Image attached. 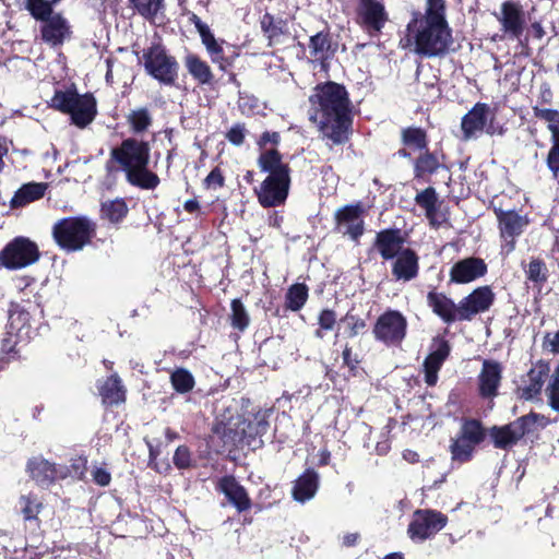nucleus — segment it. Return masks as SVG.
<instances>
[{
    "mask_svg": "<svg viewBox=\"0 0 559 559\" xmlns=\"http://www.w3.org/2000/svg\"><path fill=\"white\" fill-rule=\"evenodd\" d=\"M487 273V264L480 258L469 257L455 262L450 270V281L468 284Z\"/></svg>",
    "mask_w": 559,
    "mask_h": 559,
    "instance_id": "obj_18",
    "label": "nucleus"
},
{
    "mask_svg": "<svg viewBox=\"0 0 559 559\" xmlns=\"http://www.w3.org/2000/svg\"><path fill=\"white\" fill-rule=\"evenodd\" d=\"M269 412H258L252 420L237 418L236 421L221 423L217 432L223 435L225 442L233 444L246 443L251 445L255 443L258 437L263 436L269 427Z\"/></svg>",
    "mask_w": 559,
    "mask_h": 559,
    "instance_id": "obj_4",
    "label": "nucleus"
},
{
    "mask_svg": "<svg viewBox=\"0 0 559 559\" xmlns=\"http://www.w3.org/2000/svg\"><path fill=\"white\" fill-rule=\"evenodd\" d=\"M128 212L127 204L123 200L117 199L103 203V215L112 223L121 221Z\"/></svg>",
    "mask_w": 559,
    "mask_h": 559,
    "instance_id": "obj_42",
    "label": "nucleus"
},
{
    "mask_svg": "<svg viewBox=\"0 0 559 559\" xmlns=\"http://www.w3.org/2000/svg\"><path fill=\"white\" fill-rule=\"evenodd\" d=\"M218 489L239 512L250 508L251 501L246 489L234 477H223L218 483Z\"/></svg>",
    "mask_w": 559,
    "mask_h": 559,
    "instance_id": "obj_24",
    "label": "nucleus"
},
{
    "mask_svg": "<svg viewBox=\"0 0 559 559\" xmlns=\"http://www.w3.org/2000/svg\"><path fill=\"white\" fill-rule=\"evenodd\" d=\"M341 324L344 326L345 333L350 337L358 335L366 326L362 319L350 313H347L341 320Z\"/></svg>",
    "mask_w": 559,
    "mask_h": 559,
    "instance_id": "obj_50",
    "label": "nucleus"
},
{
    "mask_svg": "<svg viewBox=\"0 0 559 559\" xmlns=\"http://www.w3.org/2000/svg\"><path fill=\"white\" fill-rule=\"evenodd\" d=\"M311 120L322 135L333 144H342L348 138L349 100L343 86L334 82L318 85L309 97Z\"/></svg>",
    "mask_w": 559,
    "mask_h": 559,
    "instance_id": "obj_1",
    "label": "nucleus"
},
{
    "mask_svg": "<svg viewBox=\"0 0 559 559\" xmlns=\"http://www.w3.org/2000/svg\"><path fill=\"white\" fill-rule=\"evenodd\" d=\"M534 116L547 122V128L551 133V139L559 138V111L550 108H533Z\"/></svg>",
    "mask_w": 559,
    "mask_h": 559,
    "instance_id": "obj_41",
    "label": "nucleus"
},
{
    "mask_svg": "<svg viewBox=\"0 0 559 559\" xmlns=\"http://www.w3.org/2000/svg\"><path fill=\"white\" fill-rule=\"evenodd\" d=\"M150 151L147 142L133 138L123 140L111 151V157L120 165L127 181L143 190H153L160 182L158 176L148 169Z\"/></svg>",
    "mask_w": 559,
    "mask_h": 559,
    "instance_id": "obj_2",
    "label": "nucleus"
},
{
    "mask_svg": "<svg viewBox=\"0 0 559 559\" xmlns=\"http://www.w3.org/2000/svg\"><path fill=\"white\" fill-rule=\"evenodd\" d=\"M502 378V366L495 360H484L478 374V389L483 397H493Z\"/></svg>",
    "mask_w": 559,
    "mask_h": 559,
    "instance_id": "obj_19",
    "label": "nucleus"
},
{
    "mask_svg": "<svg viewBox=\"0 0 559 559\" xmlns=\"http://www.w3.org/2000/svg\"><path fill=\"white\" fill-rule=\"evenodd\" d=\"M496 215L501 238V253L508 255L515 249L516 238L527 227L530 218L515 211L497 210Z\"/></svg>",
    "mask_w": 559,
    "mask_h": 559,
    "instance_id": "obj_11",
    "label": "nucleus"
},
{
    "mask_svg": "<svg viewBox=\"0 0 559 559\" xmlns=\"http://www.w3.org/2000/svg\"><path fill=\"white\" fill-rule=\"evenodd\" d=\"M224 40H216L214 44L205 47L212 62L217 63L222 70H225L227 67L231 66L235 59L238 57V53L235 50H233L230 53H227L224 48Z\"/></svg>",
    "mask_w": 559,
    "mask_h": 559,
    "instance_id": "obj_36",
    "label": "nucleus"
},
{
    "mask_svg": "<svg viewBox=\"0 0 559 559\" xmlns=\"http://www.w3.org/2000/svg\"><path fill=\"white\" fill-rule=\"evenodd\" d=\"M547 166L555 178H559V138L551 139V147L547 156Z\"/></svg>",
    "mask_w": 559,
    "mask_h": 559,
    "instance_id": "obj_53",
    "label": "nucleus"
},
{
    "mask_svg": "<svg viewBox=\"0 0 559 559\" xmlns=\"http://www.w3.org/2000/svg\"><path fill=\"white\" fill-rule=\"evenodd\" d=\"M336 321L335 312L329 309L321 311L319 324L323 330H332Z\"/></svg>",
    "mask_w": 559,
    "mask_h": 559,
    "instance_id": "obj_61",
    "label": "nucleus"
},
{
    "mask_svg": "<svg viewBox=\"0 0 559 559\" xmlns=\"http://www.w3.org/2000/svg\"><path fill=\"white\" fill-rule=\"evenodd\" d=\"M133 8L147 20H154L163 9L164 0H130Z\"/></svg>",
    "mask_w": 559,
    "mask_h": 559,
    "instance_id": "obj_44",
    "label": "nucleus"
},
{
    "mask_svg": "<svg viewBox=\"0 0 559 559\" xmlns=\"http://www.w3.org/2000/svg\"><path fill=\"white\" fill-rule=\"evenodd\" d=\"M536 419L537 415L531 414L527 416H522L508 425L501 427H492L490 430V436L495 447L498 449H507L512 447L523 438V436L528 430V426L535 424Z\"/></svg>",
    "mask_w": 559,
    "mask_h": 559,
    "instance_id": "obj_14",
    "label": "nucleus"
},
{
    "mask_svg": "<svg viewBox=\"0 0 559 559\" xmlns=\"http://www.w3.org/2000/svg\"><path fill=\"white\" fill-rule=\"evenodd\" d=\"M289 187L290 177H266L254 191L263 207H276L285 203Z\"/></svg>",
    "mask_w": 559,
    "mask_h": 559,
    "instance_id": "obj_15",
    "label": "nucleus"
},
{
    "mask_svg": "<svg viewBox=\"0 0 559 559\" xmlns=\"http://www.w3.org/2000/svg\"><path fill=\"white\" fill-rule=\"evenodd\" d=\"M225 178L221 168L215 167L204 179V185L207 189H219L224 186Z\"/></svg>",
    "mask_w": 559,
    "mask_h": 559,
    "instance_id": "obj_57",
    "label": "nucleus"
},
{
    "mask_svg": "<svg viewBox=\"0 0 559 559\" xmlns=\"http://www.w3.org/2000/svg\"><path fill=\"white\" fill-rule=\"evenodd\" d=\"M258 166L262 173H267V177H290L288 164L283 162L281 153L276 147L260 152Z\"/></svg>",
    "mask_w": 559,
    "mask_h": 559,
    "instance_id": "obj_22",
    "label": "nucleus"
},
{
    "mask_svg": "<svg viewBox=\"0 0 559 559\" xmlns=\"http://www.w3.org/2000/svg\"><path fill=\"white\" fill-rule=\"evenodd\" d=\"M92 478L95 484L103 486V487L108 486L111 481L110 473L102 466H95L93 468Z\"/></svg>",
    "mask_w": 559,
    "mask_h": 559,
    "instance_id": "obj_60",
    "label": "nucleus"
},
{
    "mask_svg": "<svg viewBox=\"0 0 559 559\" xmlns=\"http://www.w3.org/2000/svg\"><path fill=\"white\" fill-rule=\"evenodd\" d=\"M319 488V475L313 469H306L302 475H300L293 486V498L300 502L305 503L311 500Z\"/></svg>",
    "mask_w": 559,
    "mask_h": 559,
    "instance_id": "obj_29",
    "label": "nucleus"
},
{
    "mask_svg": "<svg viewBox=\"0 0 559 559\" xmlns=\"http://www.w3.org/2000/svg\"><path fill=\"white\" fill-rule=\"evenodd\" d=\"M128 121L134 132H142L151 124V116L146 109L140 108L129 115Z\"/></svg>",
    "mask_w": 559,
    "mask_h": 559,
    "instance_id": "obj_48",
    "label": "nucleus"
},
{
    "mask_svg": "<svg viewBox=\"0 0 559 559\" xmlns=\"http://www.w3.org/2000/svg\"><path fill=\"white\" fill-rule=\"evenodd\" d=\"M544 346L554 354L559 353V331L556 333H547Z\"/></svg>",
    "mask_w": 559,
    "mask_h": 559,
    "instance_id": "obj_62",
    "label": "nucleus"
},
{
    "mask_svg": "<svg viewBox=\"0 0 559 559\" xmlns=\"http://www.w3.org/2000/svg\"><path fill=\"white\" fill-rule=\"evenodd\" d=\"M452 43L449 25L421 22L415 36V51L425 56H438L448 50Z\"/></svg>",
    "mask_w": 559,
    "mask_h": 559,
    "instance_id": "obj_6",
    "label": "nucleus"
},
{
    "mask_svg": "<svg viewBox=\"0 0 559 559\" xmlns=\"http://www.w3.org/2000/svg\"><path fill=\"white\" fill-rule=\"evenodd\" d=\"M191 21L194 24V26L201 37L202 44L205 47L211 44H214V41L217 40L215 38L214 34L211 32L210 27L205 23H203L198 15L194 14L191 17Z\"/></svg>",
    "mask_w": 559,
    "mask_h": 559,
    "instance_id": "obj_55",
    "label": "nucleus"
},
{
    "mask_svg": "<svg viewBox=\"0 0 559 559\" xmlns=\"http://www.w3.org/2000/svg\"><path fill=\"white\" fill-rule=\"evenodd\" d=\"M227 138L229 142L240 145L245 140L243 129L241 127H234L229 130Z\"/></svg>",
    "mask_w": 559,
    "mask_h": 559,
    "instance_id": "obj_63",
    "label": "nucleus"
},
{
    "mask_svg": "<svg viewBox=\"0 0 559 559\" xmlns=\"http://www.w3.org/2000/svg\"><path fill=\"white\" fill-rule=\"evenodd\" d=\"M549 371L550 368L547 362L539 360L534 364L526 376L522 379L521 385L518 388L519 396L526 401H532L538 397Z\"/></svg>",
    "mask_w": 559,
    "mask_h": 559,
    "instance_id": "obj_17",
    "label": "nucleus"
},
{
    "mask_svg": "<svg viewBox=\"0 0 559 559\" xmlns=\"http://www.w3.org/2000/svg\"><path fill=\"white\" fill-rule=\"evenodd\" d=\"M185 66L188 72L197 80L200 84H209L213 79V73L210 66L202 60L200 57L193 53H189L185 58Z\"/></svg>",
    "mask_w": 559,
    "mask_h": 559,
    "instance_id": "obj_34",
    "label": "nucleus"
},
{
    "mask_svg": "<svg viewBox=\"0 0 559 559\" xmlns=\"http://www.w3.org/2000/svg\"><path fill=\"white\" fill-rule=\"evenodd\" d=\"M428 306L440 317L445 323L459 320L460 304L455 305L450 298L442 293L429 292L427 295Z\"/></svg>",
    "mask_w": 559,
    "mask_h": 559,
    "instance_id": "obj_27",
    "label": "nucleus"
},
{
    "mask_svg": "<svg viewBox=\"0 0 559 559\" xmlns=\"http://www.w3.org/2000/svg\"><path fill=\"white\" fill-rule=\"evenodd\" d=\"M548 405L559 413V365L555 369L551 379L546 388Z\"/></svg>",
    "mask_w": 559,
    "mask_h": 559,
    "instance_id": "obj_47",
    "label": "nucleus"
},
{
    "mask_svg": "<svg viewBox=\"0 0 559 559\" xmlns=\"http://www.w3.org/2000/svg\"><path fill=\"white\" fill-rule=\"evenodd\" d=\"M17 344L19 336L12 332H7L5 336L1 341V350L3 354L10 356L15 353Z\"/></svg>",
    "mask_w": 559,
    "mask_h": 559,
    "instance_id": "obj_59",
    "label": "nucleus"
},
{
    "mask_svg": "<svg viewBox=\"0 0 559 559\" xmlns=\"http://www.w3.org/2000/svg\"><path fill=\"white\" fill-rule=\"evenodd\" d=\"M103 402L114 405L124 401V389L117 374L110 376L99 389Z\"/></svg>",
    "mask_w": 559,
    "mask_h": 559,
    "instance_id": "obj_35",
    "label": "nucleus"
},
{
    "mask_svg": "<svg viewBox=\"0 0 559 559\" xmlns=\"http://www.w3.org/2000/svg\"><path fill=\"white\" fill-rule=\"evenodd\" d=\"M47 185L43 182H29L23 185L11 200L13 207L24 206L44 197Z\"/></svg>",
    "mask_w": 559,
    "mask_h": 559,
    "instance_id": "obj_31",
    "label": "nucleus"
},
{
    "mask_svg": "<svg viewBox=\"0 0 559 559\" xmlns=\"http://www.w3.org/2000/svg\"><path fill=\"white\" fill-rule=\"evenodd\" d=\"M224 40H216L214 44L205 47L212 62L217 63L222 70H225L227 67L231 66L235 59L238 57V53L235 50H233L230 53H227L224 48Z\"/></svg>",
    "mask_w": 559,
    "mask_h": 559,
    "instance_id": "obj_37",
    "label": "nucleus"
},
{
    "mask_svg": "<svg viewBox=\"0 0 559 559\" xmlns=\"http://www.w3.org/2000/svg\"><path fill=\"white\" fill-rule=\"evenodd\" d=\"M445 524L447 516L441 512L435 510H417L413 514L407 534L413 542L421 543L441 531Z\"/></svg>",
    "mask_w": 559,
    "mask_h": 559,
    "instance_id": "obj_12",
    "label": "nucleus"
},
{
    "mask_svg": "<svg viewBox=\"0 0 559 559\" xmlns=\"http://www.w3.org/2000/svg\"><path fill=\"white\" fill-rule=\"evenodd\" d=\"M38 246L26 237H15L0 251V266L8 270L27 267L39 260Z\"/></svg>",
    "mask_w": 559,
    "mask_h": 559,
    "instance_id": "obj_8",
    "label": "nucleus"
},
{
    "mask_svg": "<svg viewBox=\"0 0 559 559\" xmlns=\"http://www.w3.org/2000/svg\"><path fill=\"white\" fill-rule=\"evenodd\" d=\"M331 43L329 35L318 33L310 37L309 49L312 57L318 60L324 59L330 50Z\"/></svg>",
    "mask_w": 559,
    "mask_h": 559,
    "instance_id": "obj_43",
    "label": "nucleus"
},
{
    "mask_svg": "<svg viewBox=\"0 0 559 559\" xmlns=\"http://www.w3.org/2000/svg\"><path fill=\"white\" fill-rule=\"evenodd\" d=\"M174 464L178 468H187L191 464V453L187 447H178L174 455Z\"/></svg>",
    "mask_w": 559,
    "mask_h": 559,
    "instance_id": "obj_58",
    "label": "nucleus"
},
{
    "mask_svg": "<svg viewBox=\"0 0 559 559\" xmlns=\"http://www.w3.org/2000/svg\"><path fill=\"white\" fill-rule=\"evenodd\" d=\"M231 308V325L240 331H243L247 329L250 322L249 314L243 306V304L240 301V299H233L230 304Z\"/></svg>",
    "mask_w": 559,
    "mask_h": 559,
    "instance_id": "obj_45",
    "label": "nucleus"
},
{
    "mask_svg": "<svg viewBox=\"0 0 559 559\" xmlns=\"http://www.w3.org/2000/svg\"><path fill=\"white\" fill-rule=\"evenodd\" d=\"M485 439V429L476 419H467L461 426L459 436L451 444L454 461L467 462L472 459L476 447Z\"/></svg>",
    "mask_w": 559,
    "mask_h": 559,
    "instance_id": "obj_9",
    "label": "nucleus"
},
{
    "mask_svg": "<svg viewBox=\"0 0 559 559\" xmlns=\"http://www.w3.org/2000/svg\"><path fill=\"white\" fill-rule=\"evenodd\" d=\"M337 229L352 239H357L362 235L364 222L361 218V209L359 205H347L336 213Z\"/></svg>",
    "mask_w": 559,
    "mask_h": 559,
    "instance_id": "obj_20",
    "label": "nucleus"
},
{
    "mask_svg": "<svg viewBox=\"0 0 559 559\" xmlns=\"http://www.w3.org/2000/svg\"><path fill=\"white\" fill-rule=\"evenodd\" d=\"M52 234L62 249L76 251L90 242L94 234V225L85 217H68L55 224Z\"/></svg>",
    "mask_w": 559,
    "mask_h": 559,
    "instance_id": "obj_5",
    "label": "nucleus"
},
{
    "mask_svg": "<svg viewBox=\"0 0 559 559\" xmlns=\"http://www.w3.org/2000/svg\"><path fill=\"white\" fill-rule=\"evenodd\" d=\"M26 8L31 14L40 21H46L52 13L51 3L46 0H27Z\"/></svg>",
    "mask_w": 559,
    "mask_h": 559,
    "instance_id": "obj_46",
    "label": "nucleus"
},
{
    "mask_svg": "<svg viewBox=\"0 0 559 559\" xmlns=\"http://www.w3.org/2000/svg\"><path fill=\"white\" fill-rule=\"evenodd\" d=\"M492 15L499 23L502 37L512 40H521L527 25V14L524 7L519 1H503L498 9L492 12Z\"/></svg>",
    "mask_w": 559,
    "mask_h": 559,
    "instance_id": "obj_7",
    "label": "nucleus"
},
{
    "mask_svg": "<svg viewBox=\"0 0 559 559\" xmlns=\"http://www.w3.org/2000/svg\"><path fill=\"white\" fill-rule=\"evenodd\" d=\"M144 68L154 79L164 84L174 83L178 64L160 45H152L143 55Z\"/></svg>",
    "mask_w": 559,
    "mask_h": 559,
    "instance_id": "obj_10",
    "label": "nucleus"
},
{
    "mask_svg": "<svg viewBox=\"0 0 559 559\" xmlns=\"http://www.w3.org/2000/svg\"><path fill=\"white\" fill-rule=\"evenodd\" d=\"M392 274L397 281L408 282L415 278L418 274V258L411 249H404L399 255L392 266Z\"/></svg>",
    "mask_w": 559,
    "mask_h": 559,
    "instance_id": "obj_28",
    "label": "nucleus"
},
{
    "mask_svg": "<svg viewBox=\"0 0 559 559\" xmlns=\"http://www.w3.org/2000/svg\"><path fill=\"white\" fill-rule=\"evenodd\" d=\"M439 167V162L436 156L430 153H426L420 156L415 165L416 177H421L426 174H432Z\"/></svg>",
    "mask_w": 559,
    "mask_h": 559,
    "instance_id": "obj_49",
    "label": "nucleus"
},
{
    "mask_svg": "<svg viewBox=\"0 0 559 559\" xmlns=\"http://www.w3.org/2000/svg\"><path fill=\"white\" fill-rule=\"evenodd\" d=\"M308 298V288L305 284H294L286 295V306L293 311L302 308Z\"/></svg>",
    "mask_w": 559,
    "mask_h": 559,
    "instance_id": "obj_40",
    "label": "nucleus"
},
{
    "mask_svg": "<svg viewBox=\"0 0 559 559\" xmlns=\"http://www.w3.org/2000/svg\"><path fill=\"white\" fill-rule=\"evenodd\" d=\"M27 469L32 478L39 484H48L66 475L62 467H58L44 457H33L29 460Z\"/></svg>",
    "mask_w": 559,
    "mask_h": 559,
    "instance_id": "obj_25",
    "label": "nucleus"
},
{
    "mask_svg": "<svg viewBox=\"0 0 559 559\" xmlns=\"http://www.w3.org/2000/svg\"><path fill=\"white\" fill-rule=\"evenodd\" d=\"M403 140L407 145H413L417 148L426 146V134L423 130L417 128H409L403 131Z\"/></svg>",
    "mask_w": 559,
    "mask_h": 559,
    "instance_id": "obj_51",
    "label": "nucleus"
},
{
    "mask_svg": "<svg viewBox=\"0 0 559 559\" xmlns=\"http://www.w3.org/2000/svg\"><path fill=\"white\" fill-rule=\"evenodd\" d=\"M526 275L532 282H544L546 280V267L544 262L538 259L532 260L528 264Z\"/></svg>",
    "mask_w": 559,
    "mask_h": 559,
    "instance_id": "obj_52",
    "label": "nucleus"
},
{
    "mask_svg": "<svg viewBox=\"0 0 559 559\" xmlns=\"http://www.w3.org/2000/svg\"><path fill=\"white\" fill-rule=\"evenodd\" d=\"M406 328L405 317L396 310H389L379 317L373 333L385 344H400L406 335Z\"/></svg>",
    "mask_w": 559,
    "mask_h": 559,
    "instance_id": "obj_13",
    "label": "nucleus"
},
{
    "mask_svg": "<svg viewBox=\"0 0 559 559\" xmlns=\"http://www.w3.org/2000/svg\"><path fill=\"white\" fill-rule=\"evenodd\" d=\"M51 107L69 114L72 122L84 128L96 115V100L90 94L80 95L75 90L56 91L51 98Z\"/></svg>",
    "mask_w": 559,
    "mask_h": 559,
    "instance_id": "obj_3",
    "label": "nucleus"
},
{
    "mask_svg": "<svg viewBox=\"0 0 559 559\" xmlns=\"http://www.w3.org/2000/svg\"><path fill=\"white\" fill-rule=\"evenodd\" d=\"M376 247L381 257L389 260L402 252L403 238L399 230H383L377 236Z\"/></svg>",
    "mask_w": 559,
    "mask_h": 559,
    "instance_id": "obj_30",
    "label": "nucleus"
},
{
    "mask_svg": "<svg viewBox=\"0 0 559 559\" xmlns=\"http://www.w3.org/2000/svg\"><path fill=\"white\" fill-rule=\"evenodd\" d=\"M530 33L534 39H538V40H540L546 35V32L540 22L532 23Z\"/></svg>",
    "mask_w": 559,
    "mask_h": 559,
    "instance_id": "obj_64",
    "label": "nucleus"
},
{
    "mask_svg": "<svg viewBox=\"0 0 559 559\" xmlns=\"http://www.w3.org/2000/svg\"><path fill=\"white\" fill-rule=\"evenodd\" d=\"M281 136L278 132H270L265 131L262 133L257 144L259 146V151L262 152L264 150H270L271 147H275L280 143Z\"/></svg>",
    "mask_w": 559,
    "mask_h": 559,
    "instance_id": "obj_56",
    "label": "nucleus"
},
{
    "mask_svg": "<svg viewBox=\"0 0 559 559\" xmlns=\"http://www.w3.org/2000/svg\"><path fill=\"white\" fill-rule=\"evenodd\" d=\"M361 16L369 32H379L386 20L383 5L373 1L364 4Z\"/></svg>",
    "mask_w": 559,
    "mask_h": 559,
    "instance_id": "obj_33",
    "label": "nucleus"
},
{
    "mask_svg": "<svg viewBox=\"0 0 559 559\" xmlns=\"http://www.w3.org/2000/svg\"><path fill=\"white\" fill-rule=\"evenodd\" d=\"M174 390L180 394L190 392L195 384L192 373L185 368H177L170 374Z\"/></svg>",
    "mask_w": 559,
    "mask_h": 559,
    "instance_id": "obj_39",
    "label": "nucleus"
},
{
    "mask_svg": "<svg viewBox=\"0 0 559 559\" xmlns=\"http://www.w3.org/2000/svg\"><path fill=\"white\" fill-rule=\"evenodd\" d=\"M450 353L447 341L439 340L435 343V349L424 362L425 380L428 385H435L438 380V371Z\"/></svg>",
    "mask_w": 559,
    "mask_h": 559,
    "instance_id": "obj_23",
    "label": "nucleus"
},
{
    "mask_svg": "<svg viewBox=\"0 0 559 559\" xmlns=\"http://www.w3.org/2000/svg\"><path fill=\"white\" fill-rule=\"evenodd\" d=\"M415 202L425 211V215L433 227H439L447 221V216L440 211V203L435 188L428 187L418 192Z\"/></svg>",
    "mask_w": 559,
    "mask_h": 559,
    "instance_id": "obj_21",
    "label": "nucleus"
},
{
    "mask_svg": "<svg viewBox=\"0 0 559 559\" xmlns=\"http://www.w3.org/2000/svg\"><path fill=\"white\" fill-rule=\"evenodd\" d=\"M495 300V294L488 286L474 289L460 301L459 320H471L474 316L487 311Z\"/></svg>",
    "mask_w": 559,
    "mask_h": 559,
    "instance_id": "obj_16",
    "label": "nucleus"
},
{
    "mask_svg": "<svg viewBox=\"0 0 559 559\" xmlns=\"http://www.w3.org/2000/svg\"><path fill=\"white\" fill-rule=\"evenodd\" d=\"M43 38L52 44H61L69 36V26L60 15L52 16L43 27Z\"/></svg>",
    "mask_w": 559,
    "mask_h": 559,
    "instance_id": "obj_32",
    "label": "nucleus"
},
{
    "mask_svg": "<svg viewBox=\"0 0 559 559\" xmlns=\"http://www.w3.org/2000/svg\"><path fill=\"white\" fill-rule=\"evenodd\" d=\"M489 115L486 104L477 103L462 119V131L466 139L483 132Z\"/></svg>",
    "mask_w": 559,
    "mask_h": 559,
    "instance_id": "obj_26",
    "label": "nucleus"
},
{
    "mask_svg": "<svg viewBox=\"0 0 559 559\" xmlns=\"http://www.w3.org/2000/svg\"><path fill=\"white\" fill-rule=\"evenodd\" d=\"M423 22L448 25L445 20V0H426Z\"/></svg>",
    "mask_w": 559,
    "mask_h": 559,
    "instance_id": "obj_38",
    "label": "nucleus"
},
{
    "mask_svg": "<svg viewBox=\"0 0 559 559\" xmlns=\"http://www.w3.org/2000/svg\"><path fill=\"white\" fill-rule=\"evenodd\" d=\"M21 508L26 520L35 519L39 512L40 503L35 497L23 496L21 498Z\"/></svg>",
    "mask_w": 559,
    "mask_h": 559,
    "instance_id": "obj_54",
    "label": "nucleus"
}]
</instances>
